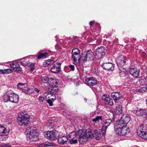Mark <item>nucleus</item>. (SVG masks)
Instances as JSON below:
<instances>
[{"mask_svg": "<svg viewBox=\"0 0 147 147\" xmlns=\"http://www.w3.org/2000/svg\"><path fill=\"white\" fill-rule=\"evenodd\" d=\"M53 63L54 62L53 60H51L50 59H48L45 61L43 62V65L45 67H46L49 65L53 64Z\"/></svg>", "mask_w": 147, "mask_h": 147, "instance_id": "nucleus-30", "label": "nucleus"}, {"mask_svg": "<svg viewBox=\"0 0 147 147\" xmlns=\"http://www.w3.org/2000/svg\"><path fill=\"white\" fill-rule=\"evenodd\" d=\"M41 78L42 82L45 83H49L50 78H49L48 76L45 75L43 74L42 75Z\"/></svg>", "mask_w": 147, "mask_h": 147, "instance_id": "nucleus-27", "label": "nucleus"}, {"mask_svg": "<svg viewBox=\"0 0 147 147\" xmlns=\"http://www.w3.org/2000/svg\"><path fill=\"white\" fill-rule=\"evenodd\" d=\"M85 83L88 85L94 86L98 84V82L93 78L89 77L85 80Z\"/></svg>", "mask_w": 147, "mask_h": 147, "instance_id": "nucleus-11", "label": "nucleus"}, {"mask_svg": "<svg viewBox=\"0 0 147 147\" xmlns=\"http://www.w3.org/2000/svg\"><path fill=\"white\" fill-rule=\"evenodd\" d=\"M93 136L94 137L96 140H99L101 136L100 132L98 130H95L94 131V134H93Z\"/></svg>", "mask_w": 147, "mask_h": 147, "instance_id": "nucleus-23", "label": "nucleus"}, {"mask_svg": "<svg viewBox=\"0 0 147 147\" xmlns=\"http://www.w3.org/2000/svg\"><path fill=\"white\" fill-rule=\"evenodd\" d=\"M49 92H45L43 94V96L46 99H48L49 98V96H48Z\"/></svg>", "mask_w": 147, "mask_h": 147, "instance_id": "nucleus-42", "label": "nucleus"}, {"mask_svg": "<svg viewBox=\"0 0 147 147\" xmlns=\"http://www.w3.org/2000/svg\"><path fill=\"white\" fill-rule=\"evenodd\" d=\"M11 92V93L10 95L11 97L10 102L12 103H17L19 101L18 96L13 93L12 90Z\"/></svg>", "mask_w": 147, "mask_h": 147, "instance_id": "nucleus-16", "label": "nucleus"}, {"mask_svg": "<svg viewBox=\"0 0 147 147\" xmlns=\"http://www.w3.org/2000/svg\"><path fill=\"white\" fill-rule=\"evenodd\" d=\"M58 80L54 79L52 78H50L49 83V84L52 88H57L58 86Z\"/></svg>", "mask_w": 147, "mask_h": 147, "instance_id": "nucleus-20", "label": "nucleus"}, {"mask_svg": "<svg viewBox=\"0 0 147 147\" xmlns=\"http://www.w3.org/2000/svg\"><path fill=\"white\" fill-rule=\"evenodd\" d=\"M130 120V117L127 114H123L121 118V119L118 120V124L127 125V123Z\"/></svg>", "mask_w": 147, "mask_h": 147, "instance_id": "nucleus-7", "label": "nucleus"}, {"mask_svg": "<svg viewBox=\"0 0 147 147\" xmlns=\"http://www.w3.org/2000/svg\"><path fill=\"white\" fill-rule=\"evenodd\" d=\"M7 133V130L5 127L0 125V135L5 136L6 135Z\"/></svg>", "mask_w": 147, "mask_h": 147, "instance_id": "nucleus-26", "label": "nucleus"}, {"mask_svg": "<svg viewBox=\"0 0 147 147\" xmlns=\"http://www.w3.org/2000/svg\"><path fill=\"white\" fill-rule=\"evenodd\" d=\"M11 90L8 91L3 96V100L5 102H10L11 96L10 95L11 94Z\"/></svg>", "mask_w": 147, "mask_h": 147, "instance_id": "nucleus-21", "label": "nucleus"}, {"mask_svg": "<svg viewBox=\"0 0 147 147\" xmlns=\"http://www.w3.org/2000/svg\"><path fill=\"white\" fill-rule=\"evenodd\" d=\"M52 145V143L50 142H47L41 144L39 146V147H46L50 146Z\"/></svg>", "mask_w": 147, "mask_h": 147, "instance_id": "nucleus-38", "label": "nucleus"}, {"mask_svg": "<svg viewBox=\"0 0 147 147\" xmlns=\"http://www.w3.org/2000/svg\"><path fill=\"white\" fill-rule=\"evenodd\" d=\"M103 147H111L109 146H104Z\"/></svg>", "mask_w": 147, "mask_h": 147, "instance_id": "nucleus-57", "label": "nucleus"}, {"mask_svg": "<svg viewBox=\"0 0 147 147\" xmlns=\"http://www.w3.org/2000/svg\"><path fill=\"white\" fill-rule=\"evenodd\" d=\"M107 129H104L103 128V127H102V136H105L106 133V130Z\"/></svg>", "mask_w": 147, "mask_h": 147, "instance_id": "nucleus-43", "label": "nucleus"}, {"mask_svg": "<svg viewBox=\"0 0 147 147\" xmlns=\"http://www.w3.org/2000/svg\"><path fill=\"white\" fill-rule=\"evenodd\" d=\"M27 86L26 83H19L17 85V86L18 88L20 89L22 91H23L24 88H25Z\"/></svg>", "mask_w": 147, "mask_h": 147, "instance_id": "nucleus-31", "label": "nucleus"}, {"mask_svg": "<svg viewBox=\"0 0 147 147\" xmlns=\"http://www.w3.org/2000/svg\"><path fill=\"white\" fill-rule=\"evenodd\" d=\"M34 65L33 64H32V66H34Z\"/></svg>", "mask_w": 147, "mask_h": 147, "instance_id": "nucleus-63", "label": "nucleus"}, {"mask_svg": "<svg viewBox=\"0 0 147 147\" xmlns=\"http://www.w3.org/2000/svg\"><path fill=\"white\" fill-rule=\"evenodd\" d=\"M102 67L109 71H112L114 68L115 65L113 63H103L101 65Z\"/></svg>", "mask_w": 147, "mask_h": 147, "instance_id": "nucleus-12", "label": "nucleus"}, {"mask_svg": "<svg viewBox=\"0 0 147 147\" xmlns=\"http://www.w3.org/2000/svg\"><path fill=\"white\" fill-rule=\"evenodd\" d=\"M126 59L123 56H120L117 60V65L119 67H121L124 65L126 63Z\"/></svg>", "mask_w": 147, "mask_h": 147, "instance_id": "nucleus-14", "label": "nucleus"}, {"mask_svg": "<svg viewBox=\"0 0 147 147\" xmlns=\"http://www.w3.org/2000/svg\"><path fill=\"white\" fill-rule=\"evenodd\" d=\"M129 71L130 74L135 78H137L139 76L140 70L137 67H131Z\"/></svg>", "mask_w": 147, "mask_h": 147, "instance_id": "nucleus-9", "label": "nucleus"}, {"mask_svg": "<svg viewBox=\"0 0 147 147\" xmlns=\"http://www.w3.org/2000/svg\"><path fill=\"white\" fill-rule=\"evenodd\" d=\"M102 117L101 116H97L95 118L92 119L93 122L95 123L98 122L99 120H102Z\"/></svg>", "mask_w": 147, "mask_h": 147, "instance_id": "nucleus-33", "label": "nucleus"}, {"mask_svg": "<svg viewBox=\"0 0 147 147\" xmlns=\"http://www.w3.org/2000/svg\"><path fill=\"white\" fill-rule=\"evenodd\" d=\"M32 70H33V69H32V68H31V71H32Z\"/></svg>", "mask_w": 147, "mask_h": 147, "instance_id": "nucleus-62", "label": "nucleus"}, {"mask_svg": "<svg viewBox=\"0 0 147 147\" xmlns=\"http://www.w3.org/2000/svg\"><path fill=\"white\" fill-rule=\"evenodd\" d=\"M30 119V116L27 114L19 115L17 118V122L20 126L26 125L29 123Z\"/></svg>", "mask_w": 147, "mask_h": 147, "instance_id": "nucleus-3", "label": "nucleus"}, {"mask_svg": "<svg viewBox=\"0 0 147 147\" xmlns=\"http://www.w3.org/2000/svg\"><path fill=\"white\" fill-rule=\"evenodd\" d=\"M102 98L105 104L109 105L111 106L113 105L112 99L111 98L109 95L104 94L102 96Z\"/></svg>", "mask_w": 147, "mask_h": 147, "instance_id": "nucleus-10", "label": "nucleus"}, {"mask_svg": "<svg viewBox=\"0 0 147 147\" xmlns=\"http://www.w3.org/2000/svg\"><path fill=\"white\" fill-rule=\"evenodd\" d=\"M83 133L86 137L88 140L89 138H92L93 136V134L92 133L91 131L89 130H87L85 132H83Z\"/></svg>", "mask_w": 147, "mask_h": 147, "instance_id": "nucleus-28", "label": "nucleus"}, {"mask_svg": "<svg viewBox=\"0 0 147 147\" xmlns=\"http://www.w3.org/2000/svg\"><path fill=\"white\" fill-rule=\"evenodd\" d=\"M69 67L70 69L71 70L73 71L75 69V66L73 65H70L69 66Z\"/></svg>", "mask_w": 147, "mask_h": 147, "instance_id": "nucleus-44", "label": "nucleus"}, {"mask_svg": "<svg viewBox=\"0 0 147 147\" xmlns=\"http://www.w3.org/2000/svg\"><path fill=\"white\" fill-rule=\"evenodd\" d=\"M94 21H92L90 22V25L91 26L92 24L94 23Z\"/></svg>", "mask_w": 147, "mask_h": 147, "instance_id": "nucleus-52", "label": "nucleus"}, {"mask_svg": "<svg viewBox=\"0 0 147 147\" xmlns=\"http://www.w3.org/2000/svg\"><path fill=\"white\" fill-rule=\"evenodd\" d=\"M77 134L79 136V141L81 144H83L84 142L88 140L86 137L83 133V131L81 129L78 130L77 132Z\"/></svg>", "mask_w": 147, "mask_h": 147, "instance_id": "nucleus-8", "label": "nucleus"}, {"mask_svg": "<svg viewBox=\"0 0 147 147\" xmlns=\"http://www.w3.org/2000/svg\"><path fill=\"white\" fill-rule=\"evenodd\" d=\"M141 138L144 139H147V131L138 134Z\"/></svg>", "mask_w": 147, "mask_h": 147, "instance_id": "nucleus-32", "label": "nucleus"}, {"mask_svg": "<svg viewBox=\"0 0 147 147\" xmlns=\"http://www.w3.org/2000/svg\"><path fill=\"white\" fill-rule=\"evenodd\" d=\"M115 111L117 114L121 113L122 111V108L121 105H117L116 106Z\"/></svg>", "mask_w": 147, "mask_h": 147, "instance_id": "nucleus-24", "label": "nucleus"}, {"mask_svg": "<svg viewBox=\"0 0 147 147\" xmlns=\"http://www.w3.org/2000/svg\"><path fill=\"white\" fill-rule=\"evenodd\" d=\"M44 134L45 137L51 141L56 139L58 137L56 132L53 131L45 132Z\"/></svg>", "mask_w": 147, "mask_h": 147, "instance_id": "nucleus-5", "label": "nucleus"}, {"mask_svg": "<svg viewBox=\"0 0 147 147\" xmlns=\"http://www.w3.org/2000/svg\"><path fill=\"white\" fill-rule=\"evenodd\" d=\"M94 53L91 50H88L84 56L81 57V59L84 62L90 61L93 59Z\"/></svg>", "mask_w": 147, "mask_h": 147, "instance_id": "nucleus-6", "label": "nucleus"}, {"mask_svg": "<svg viewBox=\"0 0 147 147\" xmlns=\"http://www.w3.org/2000/svg\"><path fill=\"white\" fill-rule=\"evenodd\" d=\"M10 66L11 67L13 68L14 71L18 73H20L22 70L21 68L20 67L19 64L17 62L13 63L11 64Z\"/></svg>", "mask_w": 147, "mask_h": 147, "instance_id": "nucleus-19", "label": "nucleus"}, {"mask_svg": "<svg viewBox=\"0 0 147 147\" xmlns=\"http://www.w3.org/2000/svg\"><path fill=\"white\" fill-rule=\"evenodd\" d=\"M69 142L71 144H75L77 143L78 141L76 139H70L69 140Z\"/></svg>", "mask_w": 147, "mask_h": 147, "instance_id": "nucleus-41", "label": "nucleus"}, {"mask_svg": "<svg viewBox=\"0 0 147 147\" xmlns=\"http://www.w3.org/2000/svg\"><path fill=\"white\" fill-rule=\"evenodd\" d=\"M112 122V120L110 119H109L105 120L104 121V125L103 126V128L105 129H107L108 126L110 125Z\"/></svg>", "mask_w": 147, "mask_h": 147, "instance_id": "nucleus-29", "label": "nucleus"}, {"mask_svg": "<svg viewBox=\"0 0 147 147\" xmlns=\"http://www.w3.org/2000/svg\"><path fill=\"white\" fill-rule=\"evenodd\" d=\"M146 90H147V83L146 84Z\"/></svg>", "mask_w": 147, "mask_h": 147, "instance_id": "nucleus-59", "label": "nucleus"}, {"mask_svg": "<svg viewBox=\"0 0 147 147\" xmlns=\"http://www.w3.org/2000/svg\"><path fill=\"white\" fill-rule=\"evenodd\" d=\"M0 74H5L4 69H0Z\"/></svg>", "mask_w": 147, "mask_h": 147, "instance_id": "nucleus-50", "label": "nucleus"}, {"mask_svg": "<svg viewBox=\"0 0 147 147\" xmlns=\"http://www.w3.org/2000/svg\"><path fill=\"white\" fill-rule=\"evenodd\" d=\"M111 96L116 102H118V101L121 99L122 95L119 92H114L111 93Z\"/></svg>", "mask_w": 147, "mask_h": 147, "instance_id": "nucleus-13", "label": "nucleus"}, {"mask_svg": "<svg viewBox=\"0 0 147 147\" xmlns=\"http://www.w3.org/2000/svg\"><path fill=\"white\" fill-rule=\"evenodd\" d=\"M81 58V57L80 50L77 48L73 49L71 53V58L73 61L76 65H79Z\"/></svg>", "mask_w": 147, "mask_h": 147, "instance_id": "nucleus-2", "label": "nucleus"}, {"mask_svg": "<svg viewBox=\"0 0 147 147\" xmlns=\"http://www.w3.org/2000/svg\"><path fill=\"white\" fill-rule=\"evenodd\" d=\"M35 90L37 93H38L40 91V90L36 88L35 89Z\"/></svg>", "mask_w": 147, "mask_h": 147, "instance_id": "nucleus-53", "label": "nucleus"}, {"mask_svg": "<svg viewBox=\"0 0 147 147\" xmlns=\"http://www.w3.org/2000/svg\"><path fill=\"white\" fill-rule=\"evenodd\" d=\"M27 64L28 65L30 66V65H32V63H30L29 64Z\"/></svg>", "mask_w": 147, "mask_h": 147, "instance_id": "nucleus-55", "label": "nucleus"}, {"mask_svg": "<svg viewBox=\"0 0 147 147\" xmlns=\"http://www.w3.org/2000/svg\"><path fill=\"white\" fill-rule=\"evenodd\" d=\"M53 96H55V95L53 94V96H52V97H52V98H55V97Z\"/></svg>", "mask_w": 147, "mask_h": 147, "instance_id": "nucleus-61", "label": "nucleus"}, {"mask_svg": "<svg viewBox=\"0 0 147 147\" xmlns=\"http://www.w3.org/2000/svg\"><path fill=\"white\" fill-rule=\"evenodd\" d=\"M147 131V124H141L137 129L138 135Z\"/></svg>", "mask_w": 147, "mask_h": 147, "instance_id": "nucleus-18", "label": "nucleus"}, {"mask_svg": "<svg viewBox=\"0 0 147 147\" xmlns=\"http://www.w3.org/2000/svg\"><path fill=\"white\" fill-rule=\"evenodd\" d=\"M120 74H124V72L123 71H121V72H120Z\"/></svg>", "mask_w": 147, "mask_h": 147, "instance_id": "nucleus-56", "label": "nucleus"}, {"mask_svg": "<svg viewBox=\"0 0 147 147\" xmlns=\"http://www.w3.org/2000/svg\"><path fill=\"white\" fill-rule=\"evenodd\" d=\"M61 64L60 63H56L54 65L51 69V72L53 73H57L60 71V66Z\"/></svg>", "mask_w": 147, "mask_h": 147, "instance_id": "nucleus-17", "label": "nucleus"}, {"mask_svg": "<svg viewBox=\"0 0 147 147\" xmlns=\"http://www.w3.org/2000/svg\"><path fill=\"white\" fill-rule=\"evenodd\" d=\"M79 83H79V82H76V84H77V85H79Z\"/></svg>", "mask_w": 147, "mask_h": 147, "instance_id": "nucleus-58", "label": "nucleus"}, {"mask_svg": "<svg viewBox=\"0 0 147 147\" xmlns=\"http://www.w3.org/2000/svg\"><path fill=\"white\" fill-rule=\"evenodd\" d=\"M38 130L36 128H34L30 130L27 134V138L32 141H36L38 139Z\"/></svg>", "mask_w": 147, "mask_h": 147, "instance_id": "nucleus-4", "label": "nucleus"}, {"mask_svg": "<svg viewBox=\"0 0 147 147\" xmlns=\"http://www.w3.org/2000/svg\"><path fill=\"white\" fill-rule=\"evenodd\" d=\"M21 63L22 64H23V65H26L27 64V63Z\"/></svg>", "mask_w": 147, "mask_h": 147, "instance_id": "nucleus-54", "label": "nucleus"}, {"mask_svg": "<svg viewBox=\"0 0 147 147\" xmlns=\"http://www.w3.org/2000/svg\"><path fill=\"white\" fill-rule=\"evenodd\" d=\"M53 96L55 97V98H51V99H48L47 100V102L49 103V106H52L53 105V102L56 99V96Z\"/></svg>", "mask_w": 147, "mask_h": 147, "instance_id": "nucleus-35", "label": "nucleus"}, {"mask_svg": "<svg viewBox=\"0 0 147 147\" xmlns=\"http://www.w3.org/2000/svg\"><path fill=\"white\" fill-rule=\"evenodd\" d=\"M143 109H140L136 110L135 113L137 116H142L143 115Z\"/></svg>", "mask_w": 147, "mask_h": 147, "instance_id": "nucleus-37", "label": "nucleus"}, {"mask_svg": "<svg viewBox=\"0 0 147 147\" xmlns=\"http://www.w3.org/2000/svg\"><path fill=\"white\" fill-rule=\"evenodd\" d=\"M48 53L45 52L43 53H40L38 56V59H44L47 57Z\"/></svg>", "mask_w": 147, "mask_h": 147, "instance_id": "nucleus-34", "label": "nucleus"}, {"mask_svg": "<svg viewBox=\"0 0 147 147\" xmlns=\"http://www.w3.org/2000/svg\"><path fill=\"white\" fill-rule=\"evenodd\" d=\"M22 92L24 93L25 94H30L32 93L33 92V90L31 88H28L27 86L24 88Z\"/></svg>", "mask_w": 147, "mask_h": 147, "instance_id": "nucleus-25", "label": "nucleus"}, {"mask_svg": "<svg viewBox=\"0 0 147 147\" xmlns=\"http://www.w3.org/2000/svg\"><path fill=\"white\" fill-rule=\"evenodd\" d=\"M2 146L3 147H11L9 144H3Z\"/></svg>", "mask_w": 147, "mask_h": 147, "instance_id": "nucleus-49", "label": "nucleus"}, {"mask_svg": "<svg viewBox=\"0 0 147 147\" xmlns=\"http://www.w3.org/2000/svg\"><path fill=\"white\" fill-rule=\"evenodd\" d=\"M30 129V128L29 127H28L27 128V130H29V129Z\"/></svg>", "mask_w": 147, "mask_h": 147, "instance_id": "nucleus-60", "label": "nucleus"}, {"mask_svg": "<svg viewBox=\"0 0 147 147\" xmlns=\"http://www.w3.org/2000/svg\"><path fill=\"white\" fill-rule=\"evenodd\" d=\"M138 91L140 92H144L145 91L144 89L143 88H141L138 89Z\"/></svg>", "mask_w": 147, "mask_h": 147, "instance_id": "nucleus-46", "label": "nucleus"}, {"mask_svg": "<svg viewBox=\"0 0 147 147\" xmlns=\"http://www.w3.org/2000/svg\"><path fill=\"white\" fill-rule=\"evenodd\" d=\"M38 100L40 102H42L44 100V98L42 96H40L38 98Z\"/></svg>", "mask_w": 147, "mask_h": 147, "instance_id": "nucleus-45", "label": "nucleus"}, {"mask_svg": "<svg viewBox=\"0 0 147 147\" xmlns=\"http://www.w3.org/2000/svg\"><path fill=\"white\" fill-rule=\"evenodd\" d=\"M117 124L114 127L116 133L119 135H125L127 134L129 131V129L127 127V125Z\"/></svg>", "mask_w": 147, "mask_h": 147, "instance_id": "nucleus-1", "label": "nucleus"}, {"mask_svg": "<svg viewBox=\"0 0 147 147\" xmlns=\"http://www.w3.org/2000/svg\"><path fill=\"white\" fill-rule=\"evenodd\" d=\"M4 70L5 74H11L12 72V70L10 69H5Z\"/></svg>", "mask_w": 147, "mask_h": 147, "instance_id": "nucleus-40", "label": "nucleus"}, {"mask_svg": "<svg viewBox=\"0 0 147 147\" xmlns=\"http://www.w3.org/2000/svg\"><path fill=\"white\" fill-rule=\"evenodd\" d=\"M53 96V94L49 92V93L48 95V96H49V98H51V97H52Z\"/></svg>", "mask_w": 147, "mask_h": 147, "instance_id": "nucleus-51", "label": "nucleus"}, {"mask_svg": "<svg viewBox=\"0 0 147 147\" xmlns=\"http://www.w3.org/2000/svg\"><path fill=\"white\" fill-rule=\"evenodd\" d=\"M47 126L50 128H52L54 126V121L52 120H49L47 123Z\"/></svg>", "mask_w": 147, "mask_h": 147, "instance_id": "nucleus-36", "label": "nucleus"}, {"mask_svg": "<svg viewBox=\"0 0 147 147\" xmlns=\"http://www.w3.org/2000/svg\"><path fill=\"white\" fill-rule=\"evenodd\" d=\"M68 140L67 137L66 136H62L59 137L58 139L59 143L61 144H64L66 143Z\"/></svg>", "mask_w": 147, "mask_h": 147, "instance_id": "nucleus-22", "label": "nucleus"}, {"mask_svg": "<svg viewBox=\"0 0 147 147\" xmlns=\"http://www.w3.org/2000/svg\"><path fill=\"white\" fill-rule=\"evenodd\" d=\"M143 115H147V109H143Z\"/></svg>", "mask_w": 147, "mask_h": 147, "instance_id": "nucleus-47", "label": "nucleus"}, {"mask_svg": "<svg viewBox=\"0 0 147 147\" xmlns=\"http://www.w3.org/2000/svg\"><path fill=\"white\" fill-rule=\"evenodd\" d=\"M78 136L77 134V132L75 131H73L70 133L69 134V137L71 139H74V138Z\"/></svg>", "mask_w": 147, "mask_h": 147, "instance_id": "nucleus-39", "label": "nucleus"}, {"mask_svg": "<svg viewBox=\"0 0 147 147\" xmlns=\"http://www.w3.org/2000/svg\"><path fill=\"white\" fill-rule=\"evenodd\" d=\"M105 48L102 47L96 49L95 54L99 58H101L102 56L105 55Z\"/></svg>", "mask_w": 147, "mask_h": 147, "instance_id": "nucleus-15", "label": "nucleus"}, {"mask_svg": "<svg viewBox=\"0 0 147 147\" xmlns=\"http://www.w3.org/2000/svg\"><path fill=\"white\" fill-rule=\"evenodd\" d=\"M51 91H52V92H58V89L57 88H55V89H54V88H52L51 90Z\"/></svg>", "mask_w": 147, "mask_h": 147, "instance_id": "nucleus-48", "label": "nucleus"}]
</instances>
